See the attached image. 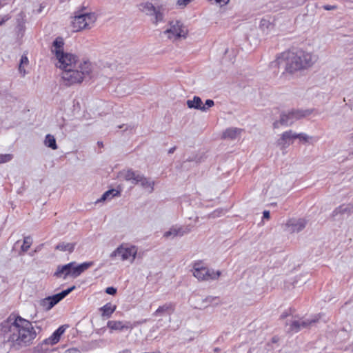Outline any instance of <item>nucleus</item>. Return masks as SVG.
<instances>
[{
  "label": "nucleus",
  "mask_w": 353,
  "mask_h": 353,
  "mask_svg": "<svg viewBox=\"0 0 353 353\" xmlns=\"http://www.w3.org/2000/svg\"><path fill=\"white\" fill-rule=\"evenodd\" d=\"M64 41L57 37L52 43V52L57 60L56 66L62 70L61 78L68 85L81 83L85 78L90 76L94 67L86 59H79L72 53L65 52Z\"/></svg>",
  "instance_id": "1"
},
{
  "label": "nucleus",
  "mask_w": 353,
  "mask_h": 353,
  "mask_svg": "<svg viewBox=\"0 0 353 353\" xmlns=\"http://www.w3.org/2000/svg\"><path fill=\"white\" fill-rule=\"evenodd\" d=\"M1 330L5 342L14 350L30 345L37 335L32 323L21 316H9L1 323Z\"/></svg>",
  "instance_id": "2"
},
{
  "label": "nucleus",
  "mask_w": 353,
  "mask_h": 353,
  "mask_svg": "<svg viewBox=\"0 0 353 353\" xmlns=\"http://www.w3.org/2000/svg\"><path fill=\"white\" fill-rule=\"evenodd\" d=\"M316 61V57L312 52L299 49L281 53L274 63L289 73H294L310 68Z\"/></svg>",
  "instance_id": "3"
},
{
  "label": "nucleus",
  "mask_w": 353,
  "mask_h": 353,
  "mask_svg": "<svg viewBox=\"0 0 353 353\" xmlns=\"http://www.w3.org/2000/svg\"><path fill=\"white\" fill-rule=\"evenodd\" d=\"M188 28L180 20H170L165 26L164 30L161 33L163 38L174 42L180 39H185L188 35Z\"/></svg>",
  "instance_id": "4"
},
{
  "label": "nucleus",
  "mask_w": 353,
  "mask_h": 353,
  "mask_svg": "<svg viewBox=\"0 0 353 353\" xmlns=\"http://www.w3.org/2000/svg\"><path fill=\"white\" fill-rule=\"evenodd\" d=\"M138 254L137 246L129 243H122L110 254L112 260L133 263Z\"/></svg>",
  "instance_id": "5"
},
{
  "label": "nucleus",
  "mask_w": 353,
  "mask_h": 353,
  "mask_svg": "<svg viewBox=\"0 0 353 353\" xmlns=\"http://www.w3.org/2000/svg\"><path fill=\"white\" fill-rule=\"evenodd\" d=\"M93 265V262H85L76 265L72 262L64 265L59 266L54 272V276L58 278L66 279L68 276L77 278L84 271Z\"/></svg>",
  "instance_id": "6"
},
{
  "label": "nucleus",
  "mask_w": 353,
  "mask_h": 353,
  "mask_svg": "<svg viewBox=\"0 0 353 353\" xmlns=\"http://www.w3.org/2000/svg\"><path fill=\"white\" fill-rule=\"evenodd\" d=\"M311 112L312 111L310 110H291L283 112L281 114L280 120L275 121L273 126L274 128H279L280 125H290L296 121L309 116Z\"/></svg>",
  "instance_id": "7"
},
{
  "label": "nucleus",
  "mask_w": 353,
  "mask_h": 353,
  "mask_svg": "<svg viewBox=\"0 0 353 353\" xmlns=\"http://www.w3.org/2000/svg\"><path fill=\"white\" fill-rule=\"evenodd\" d=\"M192 271L193 276L199 281L214 280L221 275L220 271L208 268L201 261L194 263Z\"/></svg>",
  "instance_id": "8"
},
{
  "label": "nucleus",
  "mask_w": 353,
  "mask_h": 353,
  "mask_svg": "<svg viewBox=\"0 0 353 353\" xmlns=\"http://www.w3.org/2000/svg\"><path fill=\"white\" fill-rule=\"evenodd\" d=\"M97 20L94 13H83L75 15L72 21L71 25L73 31L78 32L83 29L90 28Z\"/></svg>",
  "instance_id": "9"
},
{
  "label": "nucleus",
  "mask_w": 353,
  "mask_h": 353,
  "mask_svg": "<svg viewBox=\"0 0 353 353\" xmlns=\"http://www.w3.org/2000/svg\"><path fill=\"white\" fill-rule=\"evenodd\" d=\"M74 289L75 286H72L59 294L42 299L39 301V305L43 310L48 311Z\"/></svg>",
  "instance_id": "10"
},
{
  "label": "nucleus",
  "mask_w": 353,
  "mask_h": 353,
  "mask_svg": "<svg viewBox=\"0 0 353 353\" xmlns=\"http://www.w3.org/2000/svg\"><path fill=\"white\" fill-rule=\"evenodd\" d=\"M107 328L109 332H121L125 331L131 332L134 327V323L130 321H123L120 320H111L107 322Z\"/></svg>",
  "instance_id": "11"
},
{
  "label": "nucleus",
  "mask_w": 353,
  "mask_h": 353,
  "mask_svg": "<svg viewBox=\"0 0 353 353\" xmlns=\"http://www.w3.org/2000/svg\"><path fill=\"white\" fill-rule=\"evenodd\" d=\"M186 105L190 109H195L205 112L209 108L214 106V102L212 99H208L205 104H203L201 99L198 96H194L192 99L187 100Z\"/></svg>",
  "instance_id": "12"
},
{
  "label": "nucleus",
  "mask_w": 353,
  "mask_h": 353,
  "mask_svg": "<svg viewBox=\"0 0 353 353\" xmlns=\"http://www.w3.org/2000/svg\"><path fill=\"white\" fill-rule=\"evenodd\" d=\"M190 232V228L188 226L175 225H172L169 228L168 230L165 231L163 237L166 239H173L176 237H181L185 234H188Z\"/></svg>",
  "instance_id": "13"
},
{
  "label": "nucleus",
  "mask_w": 353,
  "mask_h": 353,
  "mask_svg": "<svg viewBox=\"0 0 353 353\" xmlns=\"http://www.w3.org/2000/svg\"><path fill=\"white\" fill-rule=\"evenodd\" d=\"M305 225L306 221L303 219H291L286 222L285 230L291 233L299 232Z\"/></svg>",
  "instance_id": "14"
},
{
  "label": "nucleus",
  "mask_w": 353,
  "mask_h": 353,
  "mask_svg": "<svg viewBox=\"0 0 353 353\" xmlns=\"http://www.w3.org/2000/svg\"><path fill=\"white\" fill-rule=\"evenodd\" d=\"M294 139H295L294 132L292 130L284 132L276 141V146L281 150H285L292 143Z\"/></svg>",
  "instance_id": "15"
},
{
  "label": "nucleus",
  "mask_w": 353,
  "mask_h": 353,
  "mask_svg": "<svg viewBox=\"0 0 353 353\" xmlns=\"http://www.w3.org/2000/svg\"><path fill=\"white\" fill-rule=\"evenodd\" d=\"M316 321V319H315L311 320L303 319H293L290 321L289 330L294 332H297L302 328L310 326L312 323H314Z\"/></svg>",
  "instance_id": "16"
},
{
  "label": "nucleus",
  "mask_w": 353,
  "mask_h": 353,
  "mask_svg": "<svg viewBox=\"0 0 353 353\" xmlns=\"http://www.w3.org/2000/svg\"><path fill=\"white\" fill-rule=\"evenodd\" d=\"M140 184V185L145 190L148 192L151 193L154 190V186L155 184L154 181L147 178L143 174L139 173L137 176V181L134 185Z\"/></svg>",
  "instance_id": "17"
},
{
  "label": "nucleus",
  "mask_w": 353,
  "mask_h": 353,
  "mask_svg": "<svg viewBox=\"0 0 353 353\" xmlns=\"http://www.w3.org/2000/svg\"><path fill=\"white\" fill-rule=\"evenodd\" d=\"M139 174V172L133 171L131 169H124L118 172L117 178L135 184L137 176H138Z\"/></svg>",
  "instance_id": "18"
},
{
  "label": "nucleus",
  "mask_w": 353,
  "mask_h": 353,
  "mask_svg": "<svg viewBox=\"0 0 353 353\" xmlns=\"http://www.w3.org/2000/svg\"><path fill=\"white\" fill-rule=\"evenodd\" d=\"M67 327V325L60 326L50 337L44 340V343L50 345L57 344L59 341L61 335L65 332Z\"/></svg>",
  "instance_id": "19"
},
{
  "label": "nucleus",
  "mask_w": 353,
  "mask_h": 353,
  "mask_svg": "<svg viewBox=\"0 0 353 353\" xmlns=\"http://www.w3.org/2000/svg\"><path fill=\"white\" fill-rule=\"evenodd\" d=\"M274 29V24L267 19H262L259 23V30L263 35L268 36L272 32Z\"/></svg>",
  "instance_id": "20"
},
{
  "label": "nucleus",
  "mask_w": 353,
  "mask_h": 353,
  "mask_svg": "<svg viewBox=\"0 0 353 353\" xmlns=\"http://www.w3.org/2000/svg\"><path fill=\"white\" fill-rule=\"evenodd\" d=\"M174 307L171 303H165L159 306L154 312L152 313L154 317L162 316L166 314H170L173 312Z\"/></svg>",
  "instance_id": "21"
},
{
  "label": "nucleus",
  "mask_w": 353,
  "mask_h": 353,
  "mask_svg": "<svg viewBox=\"0 0 353 353\" xmlns=\"http://www.w3.org/2000/svg\"><path fill=\"white\" fill-rule=\"evenodd\" d=\"M120 196V191L116 189H111L105 192L101 197L98 199L96 203H101L105 201H110L114 197Z\"/></svg>",
  "instance_id": "22"
},
{
  "label": "nucleus",
  "mask_w": 353,
  "mask_h": 353,
  "mask_svg": "<svg viewBox=\"0 0 353 353\" xmlns=\"http://www.w3.org/2000/svg\"><path fill=\"white\" fill-rule=\"evenodd\" d=\"M117 306L111 303H108L100 308L101 315L103 317L109 318L116 310Z\"/></svg>",
  "instance_id": "23"
},
{
  "label": "nucleus",
  "mask_w": 353,
  "mask_h": 353,
  "mask_svg": "<svg viewBox=\"0 0 353 353\" xmlns=\"http://www.w3.org/2000/svg\"><path fill=\"white\" fill-rule=\"evenodd\" d=\"M241 130L237 128H230L226 129L223 133V137L225 139H234L240 135Z\"/></svg>",
  "instance_id": "24"
},
{
  "label": "nucleus",
  "mask_w": 353,
  "mask_h": 353,
  "mask_svg": "<svg viewBox=\"0 0 353 353\" xmlns=\"http://www.w3.org/2000/svg\"><path fill=\"white\" fill-rule=\"evenodd\" d=\"M157 8L150 2H144L139 5V10L147 15L152 16Z\"/></svg>",
  "instance_id": "25"
},
{
  "label": "nucleus",
  "mask_w": 353,
  "mask_h": 353,
  "mask_svg": "<svg viewBox=\"0 0 353 353\" xmlns=\"http://www.w3.org/2000/svg\"><path fill=\"white\" fill-rule=\"evenodd\" d=\"M29 65V60L26 54H23L21 57L20 62L19 64V72L22 77H24L27 74L26 68Z\"/></svg>",
  "instance_id": "26"
},
{
  "label": "nucleus",
  "mask_w": 353,
  "mask_h": 353,
  "mask_svg": "<svg viewBox=\"0 0 353 353\" xmlns=\"http://www.w3.org/2000/svg\"><path fill=\"white\" fill-rule=\"evenodd\" d=\"M44 145L52 150L57 149V145L54 137L52 134H47L44 140Z\"/></svg>",
  "instance_id": "27"
},
{
  "label": "nucleus",
  "mask_w": 353,
  "mask_h": 353,
  "mask_svg": "<svg viewBox=\"0 0 353 353\" xmlns=\"http://www.w3.org/2000/svg\"><path fill=\"white\" fill-rule=\"evenodd\" d=\"M74 248V245L73 243H61L57 245L56 249H57L60 251L71 252L73 251Z\"/></svg>",
  "instance_id": "28"
},
{
  "label": "nucleus",
  "mask_w": 353,
  "mask_h": 353,
  "mask_svg": "<svg viewBox=\"0 0 353 353\" xmlns=\"http://www.w3.org/2000/svg\"><path fill=\"white\" fill-rule=\"evenodd\" d=\"M32 244V239L30 236H26L23 239V244L21 245V251L23 252H27Z\"/></svg>",
  "instance_id": "29"
},
{
  "label": "nucleus",
  "mask_w": 353,
  "mask_h": 353,
  "mask_svg": "<svg viewBox=\"0 0 353 353\" xmlns=\"http://www.w3.org/2000/svg\"><path fill=\"white\" fill-rule=\"evenodd\" d=\"M295 139H299L300 141L303 142H310L312 141L313 138L310 137L307 134L305 133H296L294 132Z\"/></svg>",
  "instance_id": "30"
},
{
  "label": "nucleus",
  "mask_w": 353,
  "mask_h": 353,
  "mask_svg": "<svg viewBox=\"0 0 353 353\" xmlns=\"http://www.w3.org/2000/svg\"><path fill=\"white\" fill-rule=\"evenodd\" d=\"M12 159V154H0V164L10 162Z\"/></svg>",
  "instance_id": "31"
},
{
  "label": "nucleus",
  "mask_w": 353,
  "mask_h": 353,
  "mask_svg": "<svg viewBox=\"0 0 353 353\" xmlns=\"http://www.w3.org/2000/svg\"><path fill=\"white\" fill-rule=\"evenodd\" d=\"M154 17V23L157 24L159 22L162 21L163 19V14L157 9L155 10V13L152 15Z\"/></svg>",
  "instance_id": "32"
},
{
  "label": "nucleus",
  "mask_w": 353,
  "mask_h": 353,
  "mask_svg": "<svg viewBox=\"0 0 353 353\" xmlns=\"http://www.w3.org/2000/svg\"><path fill=\"white\" fill-rule=\"evenodd\" d=\"M207 1L211 3L216 4V5L219 6V7L225 6L228 5L230 1V0H207Z\"/></svg>",
  "instance_id": "33"
},
{
  "label": "nucleus",
  "mask_w": 353,
  "mask_h": 353,
  "mask_svg": "<svg viewBox=\"0 0 353 353\" xmlns=\"http://www.w3.org/2000/svg\"><path fill=\"white\" fill-rule=\"evenodd\" d=\"M279 193V191H275V187L273 185L269 186L266 190V194L271 196H276Z\"/></svg>",
  "instance_id": "34"
},
{
  "label": "nucleus",
  "mask_w": 353,
  "mask_h": 353,
  "mask_svg": "<svg viewBox=\"0 0 353 353\" xmlns=\"http://www.w3.org/2000/svg\"><path fill=\"white\" fill-rule=\"evenodd\" d=\"M105 292L110 295H114L117 293V289L114 287H108L105 289Z\"/></svg>",
  "instance_id": "35"
},
{
  "label": "nucleus",
  "mask_w": 353,
  "mask_h": 353,
  "mask_svg": "<svg viewBox=\"0 0 353 353\" xmlns=\"http://www.w3.org/2000/svg\"><path fill=\"white\" fill-rule=\"evenodd\" d=\"M9 19H10V16H8V15L0 16V26L3 24Z\"/></svg>",
  "instance_id": "36"
},
{
  "label": "nucleus",
  "mask_w": 353,
  "mask_h": 353,
  "mask_svg": "<svg viewBox=\"0 0 353 353\" xmlns=\"http://www.w3.org/2000/svg\"><path fill=\"white\" fill-rule=\"evenodd\" d=\"M270 217V212L268 210H265L263 212V219H269Z\"/></svg>",
  "instance_id": "37"
},
{
  "label": "nucleus",
  "mask_w": 353,
  "mask_h": 353,
  "mask_svg": "<svg viewBox=\"0 0 353 353\" xmlns=\"http://www.w3.org/2000/svg\"><path fill=\"white\" fill-rule=\"evenodd\" d=\"M336 6H323V8L326 10H334V9H336Z\"/></svg>",
  "instance_id": "38"
},
{
  "label": "nucleus",
  "mask_w": 353,
  "mask_h": 353,
  "mask_svg": "<svg viewBox=\"0 0 353 353\" xmlns=\"http://www.w3.org/2000/svg\"><path fill=\"white\" fill-rule=\"evenodd\" d=\"M43 8V6H40V8H39V9L37 10V13H41V12H42Z\"/></svg>",
  "instance_id": "39"
},
{
  "label": "nucleus",
  "mask_w": 353,
  "mask_h": 353,
  "mask_svg": "<svg viewBox=\"0 0 353 353\" xmlns=\"http://www.w3.org/2000/svg\"><path fill=\"white\" fill-rule=\"evenodd\" d=\"M351 143H352V145H353V137H352V138Z\"/></svg>",
  "instance_id": "40"
}]
</instances>
